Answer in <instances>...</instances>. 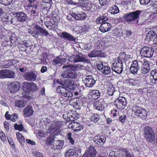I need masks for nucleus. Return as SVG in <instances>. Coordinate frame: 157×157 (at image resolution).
I'll return each instance as SVG.
<instances>
[{
  "mask_svg": "<svg viewBox=\"0 0 157 157\" xmlns=\"http://www.w3.org/2000/svg\"><path fill=\"white\" fill-rule=\"evenodd\" d=\"M154 52V49L151 48H149L147 47H144L142 48L140 51V54L142 56L147 58H151Z\"/></svg>",
  "mask_w": 157,
  "mask_h": 157,
  "instance_id": "obj_9",
  "label": "nucleus"
},
{
  "mask_svg": "<svg viewBox=\"0 0 157 157\" xmlns=\"http://www.w3.org/2000/svg\"><path fill=\"white\" fill-rule=\"evenodd\" d=\"M97 68L103 74L105 75H110L111 74L112 70L110 67L107 65H103L101 63L98 64Z\"/></svg>",
  "mask_w": 157,
  "mask_h": 157,
  "instance_id": "obj_11",
  "label": "nucleus"
},
{
  "mask_svg": "<svg viewBox=\"0 0 157 157\" xmlns=\"http://www.w3.org/2000/svg\"><path fill=\"white\" fill-rule=\"evenodd\" d=\"M18 86L15 83L12 84V88L11 90V91L12 92H16L19 89Z\"/></svg>",
  "mask_w": 157,
  "mask_h": 157,
  "instance_id": "obj_50",
  "label": "nucleus"
},
{
  "mask_svg": "<svg viewBox=\"0 0 157 157\" xmlns=\"http://www.w3.org/2000/svg\"><path fill=\"white\" fill-rule=\"evenodd\" d=\"M0 138L2 141L4 143H5L6 142L5 134L3 132L0 131Z\"/></svg>",
  "mask_w": 157,
  "mask_h": 157,
  "instance_id": "obj_48",
  "label": "nucleus"
},
{
  "mask_svg": "<svg viewBox=\"0 0 157 157\" xmlns=\"http://www.w3.org/2000/svg\"><path fill=\"white\" fill-rule=\"evenodd\" d=\"M71 134L70 132H68L67 134L68 139L69 140L70 143L72 144H73L74 143V141L71 137Z\"/></svg>",
  "mask_w": 157,
  "mask_h": 157,
  "instance_id": "obj_56",
  "label": "nucleus"
},
{
  "mask_svg": "<svg viewBox=\"0 0 157 157\" xmlns=\"http://www.w3.org/2000/svg\"><path fill=\"white\" fill-rule=\"evenodd\" d=\"M6 70H2L0 71V78H7Z\"/></svg>",
  "mask_w": 157,
  "mask_h": 157,
  "instance_id": "obj_47",
  "label": "nucleus"
},
{
  "mask_svg": "<svg viewBox=\"0 0 157 157\" xmlns=\"http://www.w3.org/2000/svg\"><path fill=\"white\" fill-rule=\"evenodd\" d=\"M109 157H118L115 155V152L114 151H112L109 153Z\"/></svg>",
  "mask_w": 157,
  "mask_h": 157,
  "instance_id": "obj_64",
  "label": "nucleus"
},
{
  "mask_svg": "<svg viewBox=\"0 0 157 157\" xmlns=\"http://www.w3.org/2000/svg\"><path fill=\"white\" fill-rule=\"evenodd\" d=\"M109 11L111 14H114L119 13V10L117 6L115 5H113L110 7Z\"/></svg>",
  "mask_w": 157,
  "mask_h": 157,
  "instance_id": "obj_36",
  "label": "nucleus"
},
{
  "mask_svg": "<svg viewBox=\"0 0 157 157\" xmlns=\"http://www.w3.org/2000/svg\"><path fill=\"white\" fill-rule=\"evenodd\" d=\"M147 112L145 109H144L139 115L138 117L142 120H145L147 118Z\"/></svg>",
  "mask_w": 157,
  "mask_h": 157,
  "instance_id": "obj_43",
  "label": "nucleus"
},
{
  "mask_svg": "<svg viewBox=\"0 0 157 157\" xmlns=\"http://www.w3.org/2000/svg\"><path fill=\"white\" fill-rule=\"evenodd\" d=\"M92 3L89 1H87L86 2H84V7L87 9V10H90V7Z\"/></svg>",
  "mask_w": 157,
  "mask_h": 157,
  "instance_id": "obj_49",
  "label": "nucleus"
},
{
  "mask_svg": "<svg viewBox=\"0 0 157 157\" xmlns=\"http://www.w3.org/2000/svg\"><path fill=\"white\" fill-rule=\"evenodd\" d=\"M31 46L29 45V44L28 42L26 40H25L23 41V42L22 44V46L25 47L26 48L30 47Z\"/></svg>",
  "mask_w": 157,
  "mask_h": 157,
  "instance_id": "obj_60",
  "label": "nucleus"
},
{
  "mask_svg": "<svg viewBox=\"0 0 157 157\" xmlns=\"http://www.w3.org/2000/svg\"><path fill=\"white\" fill-rule=\"evenodd\" d=\"M106 138L103 136H95L94 138L95 143L98 145L102 146L105 143Z\"/></svg>",
  "mask_w": 157,
  "mask_h": 157,
  "instance_id": "obj_16",
  "label": "nucleus"
},
{
  "mask_svg": "<svg viewBox=\"0 0 157 157\" xmlns=\"http://www.w3.org/2000/svg\"><path fill=\"white\" fill-rule=\"evenodd\" d=\"M97 9V7L94 3H92L90 7V10L91 11H96Z\"/></svg>",
  "mask_w": 157,
  "mask_h": 157,
  "instance_id": "obj_61",
  "label": "nucleus"
},
{
  "mask_svg": "<svg viewBox=\"0 0 157 157\" xmlns=\"http://www.w3.org/2000/svg\"><path fill=\"white\" fill-rule=\"evenodd\" d=\"M23 112L25 116L26 117L31 116L33 114L34 112L32 107L31 105L27 106L23 110Z\"/></svg>",
  "mask_w": 157,
  "mask_h": 157,
  "instance_id": "obj_23",
  "label": "nucleus"
},
{
  "mask_svg": "<svg viewBox=\"0 0 157 157\" xmlns=\"http://www.w3.org/2000/svg\"><path fill=\"white\" fill-rule=\"evenodd\" d=\"M141 5L146 6L148 5L151 1V0H139Z\"/></svg>",
  "mask_w": 157,
  "mask_h": 157,
  "instance_id": "obj_54",
  "label": "nucleus"
},
{
  "mask_svg": "<svg viewBox=\"0 0 157 157\" xmlns=\"http://www.w3.org/2000/svg\"><path fill=\"white\" fill-rule=\"evenodd\" d=\"M138 81L134 79L129 78L125 80V83L129 86L136 85L138 83Z\"/></svg>",
  "mask_w": 157,
  "mask_h": 157,
  "instance_id": "obj_29",
  "label": "nucleus"
},
{
  "mask_svg": "<svg viewBox=\"0 0 157 157\" xmlns=\"http://www.w3.org/2000/svg\"><path fill=\"white\" fill-rule=\"evenodd\" d=\"M88 55L90 57H103L104 56L103 52L101 51L93 50Z\"/></svg>",
  "mask_w": 157,
  "mask_h": 157,
  "instance_id": "obj_18",
  "label": "nucleus"
},
{
  "mask_svg": "<svg viewBox=\"0 0 157 157\" xmlns=\"http://www.w3.org/2000/svg\"><path fill=\"white\" fill-rule=\"evenodd\" d=\"M111 27L110 24L108 22H105L101 24L99 27L100 31L102 33H105L109 31Z\"/></svg>",
  "mask_w": 157,
  "mask_h": 157,
  "instance_id": "obj_21",
  "label": "nucleus"
},
{
  "mask_svg": "<svg viewBox=\"0 0 157 157\" xmlns=\"http://www.w3.org/2000/svg\"><path fill=\"white\" fill-rule=\"evenodd\" d=\"M25 105V103L23 100H18L16 101L15 103V106L19 108L23 107H24Z\"/></svg>",
  "mask_w": 157,
  "mask_h": 157,
  "instance_id": "obj_41",
  "label": "nucleus"
},
{
  "mask_svg": "<svg viewBox=\"0 0 157 157\" xmlns=\"http://www.w3.org/2000/svg\"><path fill=\"white\" fill-rule=\"evenodd\" d=\"M90 119L91 121L96 122L99 120V117L97 114L93 113L91 114V116Z\"/></svg>",
  "mask_w": 157,
  "mask_h": 157,
  "instance_id": "obj_42",
  "label": "nucleus"
},
{
  "mask_svg": "<svg viewBox=\"0 0 157 157\" xmlns=\"http://www.w3.org/2000/svg\"><path fill=\"white\" fill-rule=\"evenodd\" d=\"M115 103L117 108L123 109L126 106L127 101L124 98L120 97L115 101Z\"/></svg>",
  "mask_w": 157,
  "mask_h": 157,
  "instance_id": "obj_12",
  "label": "nucleus"
},
{
  "mask_svg": "<svg viewBox=\"0 0 157 157\" xmlns=\"http://www.w3.org/2000/svg\"><path fill=\"white\" fill-rule=\"evenodd\" d=\"M66 59L65 58H60L59 56L57 57L56 59H55L53 61V64L56 65L59 63H62L65 62Z\"/></svg>",
  "mask_w": 157,
  "mask_h": 157,
  "instance_id": "obj_37",
  "label": "nucleus"
},
{
  "mask_svg": "<svg viewBox=\"0 0 157 157\" xmlns=\"http://www.w3.org/2000/svg\"><path fill=\"white\" fill-rule=\"evenodd\" d=\"M90 95L92 98L94 99H97L100 97V93L98 90H94L91 92Z\"/></svg>",
  "mask_w": 157,
  "mask_h": 157,
  "instance_id": "obj_33",
  "label": "nucleus"
},
{
  "mask_svg": "<svg viewBox=\"0 0 157 157\" xmlns=\"http://www.w3.org/2000/svg\"><path fill=\"white\" fill-rule=\"evenodd\" d=\"M65 1L67 4L70 5H77V3L74 2L72 0H65Z\"/></svg>",
  "mask_w": 157,
  "mask_h": 157,
  "instance_id": "obj_59",
  "label": "nucleus"
},
{
  "mask_svg": "<svg viewBox=\"0 0 157 157\" xmlns=\"http://www.w3.org/2000/svg\"><path fill=\"white\" fill-rule=\"evenodd\" d=\"M27 32L30 35L36 38H38L39 36H47L49 35V33L45 29L37 25H36L33 29H28Z\"/></svg>",
  "mask_w": 157,
  "mask_h": 157,
  "instance_id": "obj_2",
  "label": "nucleus"
},
{
  "mask_svg": "<svg viewBox=\"0 0 157 157\" xmlns=\"http://www.w3.org/2000/svg\"><path fill=\"white\" fill-rule=\"evenodd\" d=\"M22 86L24 88H29L30 87V89L33 91L36 90L38 89L37 86L36 84L33 83H29L27 82H24Z\"/></svg>",
  "mask_w": 157,
  "mask_h": 157,
  "instance_id": "obj_24",
  "label": "nucleus"
},
{
  "mask_svg": "<svg viewBox=\"0 0 157 157\" xmlns=\"http://www.w3.org/2000/svg\"><path fill=\"white\" fill-rule=\"evenodd\" d=\"M108 20L107 17L103 16L98 17L96 20V21L98 24H102L105 22H106V21H108Z\"/></svg>",
  "mask_w": 157,
  "mask_h": 157,
  "instance_id": "obj_32",
  "label": "nucleus"
},
{
  "mask_svg": "<svg viewBox=\"0 0 157 157\" xmlns=\"http://www.w3.org/2000/svg\"><path fill=\"white\" fill-rule=\"evenodd\" d=\"M156 35V33L153 31H149L146 35V38L147 41H150Z\"/></svg>",
  "mask_w": 157,
  "mask_h": 157,
  "instance_id": "obj_38",
  "label": "nucleus"
},
{
  "mask_svg": "<svg viewBox=\"0 0 157 157\" xmlns=\"http://www.w3.org/2000/svg\"><path fill=\"white\" fill-rule=\"evenodd\" d=\"M94 109L99 111H102L104 109L103 104L100 102L94 103Z\"/></svg>",
  "mask_w": 157,
  "mask_h": 157,
  "instance_id": "obj_34",
  "label": "nucleus"
},
{
  "mask_svg": "<svg viewBox=\"0 0 157 157\" xmlns=\"http://www.w3.org/2000/svg\"><path fill=\"white\" fill-rule=\"evenodd\" d=\"M12 17L11 16H7L5 19V21L7 24H11L13 23Z\"/></svg>",
  "mask_w": 157,
  "mask_h": 157,
  "instance_id": "obj_51",
  "label": "nucleus"
},
{
  "mask_svg": "<svg viewBox=\"0 0 157 157\" xmlns=\"http://www.w3.org/2000/svg\"><path fill=\"white\" fill-rule=\"evenodd\" d=\"M68 78L72 79L76 78L78 76L75 70L72 69L68 70Z\"/></svg>",
  "mask_w": 157,
  "mask_h": 157,
  "instance_id": "obj_31",
  "label": "nucleus"
},
{
  "mask_svg": "<svg viewBox=\"0 0 157 157\" xmlns=\"http://www.w3.org/2000/svg\"><path fill=\"white\" fill-rule=\"evenodd\" d=\"M23 76L25 79L28 81H35L37 78L36 75L33 71L25 73Z\"/></svg>",
  "mask_w": 157,
  "mask_h": 157,
  "instance_id": "obj_15",
  "label": "nucleus"
},
{
  "mask_svg": "<svg viewBox=\"0 0 157 157\" xmlns=\"http://www.w3.org/2000/svg\"><path fill=\"white\" fill-rule=\"evenodd\" d=\"M14 127L16 129L20 131H22L23 128V126L22 125H18L16 123L14 124Z\"/></svg>",
  "mask_w": 157,
  "mask_h": 157,
  "instance_id": "obj_53",
  "label": "nucleus"
},
{
  "mask_svg": "<svg viewBox=\"0 0 157 157\" xmlns=\"http://www.w3.org/2000/svg\"><path fill=\"white\" fill-rule=\"evenodd\" d=\"M121 34L124 37H128L132 34V33L130 30H124L122 31Z\"/></svg>",
  "mask_w": 157,
  "mask_h": 157,
  "instance_id": "obj_46",
  "label": "nucleus"
},
{
  "mask_svg": "<svg viewBox=\"0 0 157 157\" xmlns=\"http://www.w3.org/2000/svg\"><path fill=\"white\" fill-rule=\"evenodd\" d=\"M149 62L142 56H138L136 60L132 62L130 68V72L133 74H137L141 65L140 71L142 74H146L150 71Z\"/></svg>",
  "mask_w": 157,
  "mask_h": 157,
  "instance_id": "obj_1",
  "label": "nucleus"
},
{
  "mask_svg": "<svg viewBox=\"0 0 157 157\" xmlns=\"http://www.w3.org/2000/svg\"><path fill=\"white\" fill-rule=\"evenodd\" d=\"M14 61L10 60L4 62L2 65L3 68H7L14 64Z\"/></svg>",
  "mask_w": 157,
  "mask_h": 157,
  "instance_id": "obj_39",
  "label": "nucleus"
},
{
  "mask_svg": "<svg viewBox=\"0 0 157 157\" xmlns=\"http://www.w3.org/2000/svg\"><path fill=\"white\" fill-rule=\"evenodd\" d=\"M85 153H87L88 155L91 157H94L96 155V151L93 146L90 147L87 149Z\"/></svg>",
  "mask_w": 157,
  "mask_h": 157,
  "instance_id": "obj_27",
  "label": "nucleus"
},
{
  "mask_svg": "<svg viewBox=\"0 0 157 157\" xmlns=\"http://www.w3.org/2000/svg\"><path fill=\"white\" fill-rule=\"evenodd\" d=\"M141 13V11L140 10H137L126 14L124 16V18L127 21L131 22L134 21L139 18L140 15Z\"/></svg>",
  "mask_w": 157,
  "mask_h": 157,
  "instance_id": "obj_6",
  "label": "nucleus"
},
{
  "mask_svg": "<svg viewBox=\"0 0 157 157\" xmlns=\"http://www.w3.org/2000/svg\"><path fill=\"white\" fill-rule=\"evenodd\" d=\"M17 118V115L16 113H14L10 116V117L9 119H10L13 122H15Z\"/></svg>",
  "mask_w": 157,
  "mask_h": 157,
  "instance_id": "obj_52",
  "label": "nucleus"
},
{
  "mask_svg": "<svg viewBox=\"0 0 157 157\" xmlns=\"http://www.w3.org/2000/svg\"><path fill=\"white\" fill-rule=\"evenodd\" d=\"M60 36L62 38L66 39L68 40L75 41L76 38L70 34L66 32H63L60 34Z\"/></svg>",
  "mask_w": 157,
  "mask_h": 157,
  "instance_id": "obj_22",
  "label": "nucleus"
},
{
  "mask_svg": "<svg viewBox=\"0 0 157 157\" xmlns=\"http://www.w3.org/2000/svg\"><path fill=\"white\" fill-rule=\"evenodd\" d=\"M85 59L80 57L78 55L76 54V55H72L68 59L69 62L71 63H76L78 62H81L84 61Z\"/></svg>",
  "mask_w": 157,
  "mask_h": 157,
  "instance_id": "obj_17",
  "label": "nucleus"
},
{
  "mask_svg": "<svg viewBox=\"0 0 157 157\" xmlns=\"http://www.w3.org/2000/svg\"><path fill=\"white\" fill-rule=\"evenodd\" d=\"M145 137L149 142H152L155 139V133L152 129L148 126H145L144 129Z\"/></svg>",
  "mask_w": 157,
  "mask_h": 157,
  "instance_id": "obj_5",
  "label": "nucleus"
},
{
  "mask_svg": "<svg viewBox=\"0 0 157 157\" xmlns=\"http://www.w3.org/2000/svg\"><path fill=\"white\" fill-rule=\"evenodd\" d=\"M78 8L75 7L72 9V16L76 20H84L86 17V14L82 12L80 13L78 12Z\"/></svg>",
  "mask_w": 157,
  "mask_h": 157,
  "instance_id": "obj_10",
  "label": "nucleus"
},
{
  "mask_svg": "<svg viewBox=\"0 0 157 157\" xmlns=\"http://www.w3.org/2000/svg\"><path fill=\"white\" fill-rule=\"evenodd\" d=\"M154 81H152V83L153 84L157 83V67L155 69L152 70L151 73Z\"/></svg>",
  "mask_w": 157,
  "mask_h": 157,
  "instance_id": "obj_35",
  "label": "nucleus"
},
{
  "mask_svg": "<svg viewBox=\"0 0 157 157\" xmlns=\"http://www.w3.org/2000/svg\"><path fill=\"white\" fill-rule=\"evenodd\" d=\"M96 80L94 79V78L91 75H87L86 76L84 82L85 86L87 87H91L93 86L95 83Z\"/></svg>",
  "mask_w": 157,
  "mask_h": 157,
  "instance_id": "obj_13",
  "label": "nucleus"
},
{
  "mask_svg": "<svg viewBox=\"0 0 157 157\" xmlns=\"http://www.w3.org/2000/svg\"><path fill=\"white\" fill-rule=\"evenodd\" d=\"M8 141L12 148H14L15 147V144L12 141V139L10 137L7 138Z\"/></svg>",
  "mask_w": 157,
  "mask_h": 157,
  "instance_id": "obj_55",
  "label": "nucleus"
},
{
  "mask_svg": "<svg viewBox=\"0 0 157 157\" xmlns=\"http://www.w3.org/2000/svg\"><path fill=\"white\" fill-rule=\"evenodd\" d=\"M55 23V21H53V22H52L50 21H47L45 22L44 24L48 28L51 29L52 28L56 27Z\"/></svg>",
  "mask_w": 157,
  "mask_h": 157,
  "instance_id": "obj_40",
  "label": "nucleus"
},
{
  "mask_svg": "<svg viewBox=\"0 0 157 157\" xmlns=\"http://www.w3.org/2000/svg\"><path fill=\"white\" fill-rule=\"evenodd\" d=\"M61 121L52 122L49 127V129L55 132L59 130L62 126Z\"/></svg>",
  "mask_w": 157,
  "mask_h": 157,
  "instance_id": "obj_19",
  "label": "nucleus"
},
{
  "mask_svg": "<svg viewBox=\"0 0 157 157\" xmlns=\"http://www.w3.org/2000/svg\"><path fill=\"white\" fill-rule=\"evenodd\" d=\"M69 128H71L75 132H78L82 130L83 128V126L77 122H72L68 126Z\"/></svg>",
  "mask_w": 157,
  "mask_h": 157,
  "instance_id": "obj_14",
  "label": "nucleus"
},
{
  "mask_svg": "<svg viewBox=\"0 0 157 157\" xmlns=\"http://www.w3.org/2000/svg\"><path fill=\"white\" fill-rule=\"evenodd\" d=\"M81 151L79 148L75 147L69 150L65 154V157H80L81 155Z\"/></svg>",
  "mask_w": 157,
  "mask_h": 157,
  "instance_id": "obj_8",
  "label": "nucleus"
},
{
  "mask_svg": "<svg viewBox=\"0 0 157 157\" xmlns=\"http://www.w3.org/2000/svg\"><path fill=\"white\" fill-rule=\"evenodd\" d=\"M7 78H13L14 77L15 73L13 71L6 70Z\"/></svg>",
  "mask_w": 157,
  "mask_h": 157,
  "instance_id": "obj_44",
  "label": "nucleus"
},
{
  "mask_svg": "<svg viewBox=\"0 0 157 157\" xmlns=\"http://www.w3.org/2000/svg\"><path fill=\"white\" fill-rule=\"evenodd\" d=\"M17 21L24 23L28 19L27 14L23 11H17L13 13Z\"/></svg>",
  "mask_w": 157,
  "mask_h": 157,
  "instance_id": "obj_7",
  "label": "nucleus"
},
{
  "mask_svg": "<svg viewBox=\"0 0 157 157\" xmlns=\"http://www.w3.org/2000/svg\"><path fill=\"white\" fill-rule=\"evenodd\" d=\"M126 118V116H122L119 117V120L121 123H123L125 121Z\"/></svg>",
  "mask_w": 157,
  "mask_h": 157,
  "instance_id": "obj_62",
  "label": "nucleus"
},
{
  "mask_svg": "<svg viewBox=\"0 0 157 157\" xmlns=\"http://www.w3.org/2000/svg\"><path fill=\"white\" fill-rule=\"evenodd\" d=\"M132 112L137 117L140 115V114L144 109H142L141 107L138 106L136 105H134L132 107Z\"/></svg>",
  "mask_w": 157,
  "mask_h": 157,
  "instance_id": "obj_25",
  "label": "nucleus"
},
{
  "mask_svg": "<svg viewBox=\"0 0 157 157\" xmlns=\"http://www.w3.org/2000/svg\"><path fill=\"white\" fill-rule=\"evenodd\" d=\"M60 89V90L59 91L62 96L67 98L72 96V94L70 91L62 86H61Z\"/></svg>",
  "mask_w": 157,
  "mask_h": 157,
  "instance_id": "obj_20",
  "label": "nucleus"
},
{
  "mask_svg": "<svg viewBox=\"0 0 157 157\" xmlns=\"http://www.w3.org/2000/svg\"><path fill=\"white\" fill-rule=\"evenodd\" d=\"M61 76L64 78H68V70L62 72L61 74Z\"/></svg>",
  "mask_w": 157,
  "mask_h": 157,
  "instance_id": "obj_57",
  "label": "nucleus"
},
{
  "mask_svg": "<svg viewBox=\"0 0 157 157\" xmlns=\"http://www.w3.org/2000/svg\"><path fill=\"white\" fill-rule=\"evenodd\" d=\"M31 15L33 16H37L38 15V13L36 11V10H31Z\"/></svg>",
  "mask_w": 157,
  "mask_h": 157,
  "instance_id": "obj_58",
  "label": "nucleus"
},
{
  "mask_svg": "<svg viewBox=\"0 0 157 157\" xmlns=\"http://www.w3.org/2000/svg\"><path fill=\"white\" fill-rule=\"evenodd\" d=\"M124 152L125 153V155L126 157H132V155L127 150H124Z\"/></svg>",
  "mask_w": 157,
  "mask_h": 157,
  "instance_id": "obj_63",
  "label": "nucleus"
},
{
  "mask_svg": "<svg viewBox=\"0 0 157 157\" xmlns=\"http://www.w3.org/2000/svg\"><path fill=\"white\" fill-rule=\"evenodd\" d=\"M2 40L3 43L2 45L6 47L7 46H12L17 40V38L14 37L10 36L8 35L6 36L2 35V33H0V37Z\"/></svg>",
  "mask_w": 157,
  "mask_h": 157,
  "instance_id": "obj_4",
  "label": "nucleus"
},
{
  "mask_svg": "<svg viewBox=\"0 0 157 157\" xmlns=\"http://www.w3.org/2000/svg\"><path fill=\"white\" fill-rule=\"evenodd\" d=\"M16 136L19 142L22 146H24L25 143V138L22 134L19 132H17L16 133Z\"/></svg>",
  "mask_w": 157,
  "mask_h": 157,
  "instance_id": "obj_28",
  "label": "nucleus"
},
{
  "mask_svg": "<svg viewBox=\"0 0 157 157\" xmlns=\"http://www.w3.org/2000/svg\"><path fill=\"white\" fill-rule=\"evenodd\" d=\"M74 82L73 80H69L67 82V87L71 90L74 88Z\"/></svg>",
  "mask_w": 157,
  "mask_h": 157,
  "instance_id": "obj_45",
  "label": "nucleus"
},
{
  "mask_svg": "<svg viewBox=\"0 0 157 157\" xmlns=\"http://www.w3.org/2000/svg\"><path fill=\"white\" fill-rule=\"evenodd\" d=\"M126 54L125 52H121L119 54V58L116 62L113 64L112 70L117 74H121L123 71V63L121 59L125 60Z\"/></svg>",
  "mask_w": 157,
  "mask_h": 157,
  "instance_id": "obj_3",
  "label": "nucleus"
},
{
  "mask_svg": "<svg viewBox=\"0 0 157 157\" xmlns=\"http://www.w3.org/2000/svg\"><path fill=\"white\" fill-rule=\"evenodd\" d=\"M53 142L56 148L57 149H60L62 147L63 145L64 142L62 140H53Z\"/></svg>",
  "mask_w": 157,
  "mask_h": 157,
  "instance_id": "obj_30",
  "label": "nucleus"
},
{
  "mask_svg": "<svg viewBox=\"0 0 157 157\" xmlns=\"http://www.w3.org/2000/svg\"><path fill=\"white\" fill-rule=\"evenodd\" d=\"M108 93L109 95H114V96H116L117 95H118L119 94V92L115 91L114 87L111 85L109 86L108 88Z\"/></svg>",
  "mask_w": 157,
  "mask_h": 157,
  "instance_id": "obj_26",
  "label": "nucleus"
}]
</instances>
